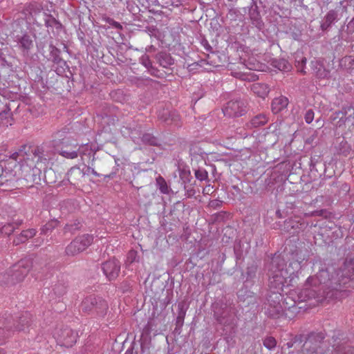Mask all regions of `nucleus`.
Listing matches in <instances>:
<instances>
[{
  "label": "nucleus",
  "mask_w": 354,
  "mask_h": 354,
  "mask_svg": "<svg viewBox=\"0 0 354 354\" xmlns=\"http://www.w3.org/2000/svg\"><path fill=\"white\" fill-rule=\"evenodd\" d=\"M330 270L333 268H319L315 277H308L305 287L297 294V301L303 302L315 299L317 302H322L326 299H339L346 295V290L344 288L340 290L339 283L342 281L337 272L335 276L330 277Z\"/></svg>",
  "instance_id": "obj_1"
},
{
  "label": "nucleus",
  "mask_w": 354,
  "mask_h": 354,
  "mask_svg": "<svg viewBox=\"0 0 354 354\" xmlns=\"http://www.w3.org/2000/svg\"><path fill=\"white\" fill-rule=\"evenodd\" d=\"M326 337L324 332H312L308 335L301 348L302 354H354V344L340 330L333 331L329 344L332 348L324 351Z\"/></svg>",
  "instance_id": "obj_2"
},
{
  "label": "nucleus",
  "mask_w": 354,
  "mask_h": 354,
  "mask_svg": "<svg viewBox=\"0 0 354 354\" xmlns=\"http://www.w3.org/2000/svg\"><path fill=\"white\" fill-rule=\"evenodd\" d=\"M285 260L279 256L271 259L268 268L270 291L281 292L286 286H293L288 284L289 276L288 271L284 270Z\"/></svg>",
  "instance_id": "obj_3"
},
{
  "label": "nucleus",
  "mask_w": 354,
  "mask_h": 354,
  "mask_svg": "<svg viewBox=\"0 0 354 354\" xmlns=\"http://www.w3.org/2000/svg\"><path fill=\"white\" fill-rule=\"evenodd\" d=\"M41 169L30 159L18 165L19 186L31 187L34 184H38L41 180Z\"/></svg>",
  "instance_id": "obj_4"
},
{
  "label": "nucleus",
  "mask_w": 354,
  "mask_h": 354,
  "mask_svg": "<svg viewBox=\"0 0 354 354\" xmlns=\"http://www.w3.org/2000/svg\"><path fill=\"white\" fill-rule=\"evenodd\" d=\"M64 131H59L53 135V145L57 153L68 159L78 157L77 142L68 137H63Z\"/></svg>",
  "instance_id": "obj_5"
},
{
  "label": "nucleus",
  "mask_w": 354,
  "mask_h": 354,
  "mask_svg": "<svg viewBox=\"0 0 354 354\" xmlns=\"http://www.w3.org/2000/svg\"><path fill=\"white\" fill-rule=\"evenodd\" d=\"M109 306L106 301L100 297L89 295L81 303L80 310L93 317L102 318L108 311Z\"/></svg>",
  "instance_id": "obj_6"
},
{
  "label": "nucleus",
  "mask_w": 354,
  "mask_h": 354,
  "mask_svg": "<svg viewBox=\"0 0 354 354\" xmlns=\"http://www.w3.org/2000/svg\"><path fill=\"white\" fill-rule=\"evenodd\" d=\"M32 267V262L30 258H24L13 265L8 271V282L11 284L20 282L24 279Z\"/></svg>",
  "instance_id": "obj_7"
},
{
  "label": "nucleus",
  "mask_w": 354,
  "mask_h": 354,
  "mask_svg": "<svg viewBox=\"0 0 354 354\" xmlns=\"http://www.w3.org/2000/svg\"><path fill=\"white\" fill-rule=\"evenodd\" d=\"M18 165L15 162H6L3 166V174H1L0 188L3 187L4 190L7 189L16 187L19 185Z\"/></svg>",
  "instance_id": "obj_8"
},
{
  "label": "nucleus",
  "mask_w": 354,
  "mask_h": 354,
  "mask_svg": "<svg viewBox=\"0 0 354 354\" xmlns=\"http://www.w3.org/2000/svg\"><path fill=\"white\" fill-rule=\"evenodd\" d=\"M331 120L337 127L342 125H349L351 131H354V106L347 105L342 108L339 111H337L330 116Z\"/></svg>",
  "instance_id": "obj_9"
},
{
  "label": "nucleus",
  "mask_w": 354,
  "mask_h": 354,
  "mask_svg": "<svg viewBox=\"0 0 354 354\" xmlns=\"http://www.w3.org/2000/svg\"><path fill=\"white\" fill-rule=\"evenodd\" d=\"M214 317L220 324L229 325L233 319L234 310L232 306L222 301L212 304Z\"/></svg>",
  "instance_id": "obj_10"
},
{
  "label": "nucleus",
  "mask_w": 354,
  "mask_h": 354,
  "mask_svg": "<svg viewBox=\"0 0 354 354\" xmlns=\"http://www.w3.org/2000/svg\"><path fill=\"white\" fill-rule=\"evenodd\" d=\"M54 153L53 151L46 145H43L31 150L30 159L41 169H45L49 160H52Z\"/></svg>",
  "instance_id": "obj_11"
},
{
  "label": "nucleus",
  "mask_w": 354,
  "mask_h": 354,
  "mask_svg": "<svg viewBox=\"0 0 354 354\" xmlns=\"http://www.w3.org/2000/svg\"><path fill=\"white\" fill-rule=\"evenodd\" d=\"M5 317L11 319L10 326L12 333L15 332H28L32 323V315L28 312H24L15 319L10 315L5 314Z\"/></svg>",
  "instance_id": "obj_12"
},
{
  "label": "nucleus",
  "mask_w": 354,
  "mask_h": 354,
  "mask_svg": "<svg viewBox=\"0 0 354 354\" xmlns=\"http://www.w3.org/2000/svg\"><path fill=\"white\" fill-rule=\"evenodd\" d=\"M93 241V236L91 234L78 236L66 248V253L69 256H75L85 250Z\"/></svg>",
  "instance_id": "obj_13"
},
{
  "label": "nucleus",
  "mask_w": 354,
  "mask_h": 354,
  "mask_svg": "<svg viewBox=\"0 0 354 354\" xmlns=\"http://www.w3.org/2000/svg\"><path fill=\"white\" fill-rule=\"evenodd\" d=\"M337 276H339L342 283H339L340 289L344 288L346 290L351 286V279L354 277V259H346L343 266L337 271Z\"/></svg>",
  "instance_id": "obj_14"
},
{
  "label": "nucleus",
  "mask_w": 354,
  "mask_h": 354,
  "mask_svg": "<svg viewBox=\"0 0 354 354\" xmlns=\"http://www.w3.org/2000/svg\"><path fill=\"white\" fill-rule=\"evenodd\" d=\"M223 112L229 118L240 117L246 113L247 106L245 102L241 99L232 100L226 103Z\"/></svg>",
  "instance_id": "obj_15"
},
{
  "label": "nucleus",
  "mask_w": 354,
  "mask_h": 354,
  "mask_svg": "<svg viewBox=\"0 0 354 354\" xmlns=\"http://www.w3.org/2000/svg\"><path fill=\"white\" fill-rule=\"evenodd\" d=\"M77 337V333L68 327L61 328L56 333L57 344L67 348L72 347L76 343Z\"/></svg>",
  "instance_id": "obj_16"
},
{
  "label": "nucleus",
  "mask_w": 354,
  "mask_h": 354,
  "mask_svg": "<svg viewBox=\"0 0 354 354\" xmlns=\"http://www.w3.org/2000/svg\"><path fill=\"white\" fill-rule=\"evenodd\" d=\"M335 147L338 154L347 156L351 151L354 150V134L345 132L342 138L337 139Z\"/></svg>",
  "instance_id": "obj_17"
},
{
  "label": "nucleus",
  "mask_w": 354,
  "mask_h": 354,
  "mask_svg": "<svg viewBox=\"0 0 354 354\" xmlns=\"http://www.w3.org/2000/svg\"><path fill=\"white\" fill-rule=\"evenodd\" d=\"M308 223L299 216H294L284 221L283 230L290 234L295 235L304 231Z\"/></svg>",
  "instance_id": "obj_18"
},
{
  "label": "nucleus",
  "mask_w": 354,
  "mask_h": 354,
  "mask_svg": "<svg viewBox=\"0 0 354 354\" xmlns=\"http://www.w3.org/2000/svg\"><path fill=\"white\" fill-rule=\"evenodd\" d=\"M125 129L129 131L127 133L133 140L134 142H136L137 139L140 138L142 142L145 144H147L151 146H158L160 145L159 140L152 134L149 133L142 134L140 127H139L138 129H131V128Z\"/></svg>",
  "instance_id": "obj_19"
},
{
  "label": "nucleus",
  "mask_w": 354,
  "mask_h": 354,
  "mask_svg": "<svg viewBox=\"0 0 354 354\" xmlns=\"http://www.w3.org/2000/svg\"><path fill=\"white\" fill-rule=\"evenodd\" d=\"M101 267L104 274L109 281L115 279L120 272V263L115 259L102 263Z\"/></svg>",
  "instance_id": "obj_20"
},
{
  "label": "nucleus",
  "mask_w": 354,
  "mask_h": 354,
  "mask_svg": "<svg viewBox=\"0 0 354 354\" xmlns=\"http://www.w3.org/2000/svg\"><path fill=\"white\" fill-rule=\"evenodd\" d=\"M296 302L297 301L294 300L293 304L288 306H265V313L268 317L272 319L280 318L283 316L286 308L291 310L292 312H295L297 310Z\"/></svg>",
  "instance_id": "obj_21"
},
{
  "label": "nucleus",
  "mask_w": 354,
  "mask_h": 354,
  "mask_svg": "<svg viewBox=\"0 0 354 354\" xmlns=\"http://www.w3.org/2000/svg\"><path fill=\"white\" fill-rule=\"evenodd\" d=\"M301 264L292 259L288 266L285 264L284 270L288 271V275L289 276L288 284L292 285V283L297 282L296 279H298L297 272L301 270Z\"/></svg>",
  "instance_id": "obj_22"
},
{
  "label": "nucleus",
  "mask_w": 354,
  "mask_h": 354,
  "mask_svg": "<svg viewBox=\"0 0 354 354\" xmlns=\"http://www.w3.org/2000/svg\"><path fill=\"white\" fill-rule=\"evenodd\" d=\"M310 66L313 74L318 79H328L330 72L326 69L324 64L317 60L311 61Z\"/></svg>",
  "instance_id": "obj_23"
},
{
  "label": "nucleus",
  "mask_w": 354,
  "mask_h": 354,
  "mask_svg": "<svg viewBox=\"0 0 354 354\" xmlns=\"http://www.w3.org/2000/svg\"><path fill=\"white\" fill-rule=\"evenodd\" d=\"M283 296L281 292L270 291L266 306H288V303L283 301Z\"/></svg>",
  "instance_id": "obj_24"
},
{
  "label": "nucleus",
  "mask_w": 354,
  "mask_h": 354,
  "mask_svg": "<svg viewBox=\"0 0 354 354\" xmlns=\"http://www.w3.org/2000/svg\"><path fill=\"white\" fill-rule=\"evenodd\" d=\"M11 319L5 317L4 315H0V344H2L6 339L11 334L10 326Z\"/></svg>",
  "instance_id": "obj_25"
},
{
  "label": "nucleus",
  "mask_w": 354,
  "mask_h": 354,
  "mask_svg": "<svg viewBox=\"0 0 354 354\" xmlns=\"http://www.w3.org/2000/svg\"><path fill=\"white\" fill-rule=\"evenodd\" d=\"M338 20V13L335 10H329L322 19L320 28L322 31H327L333 24Z\"/></svg>",
  "instance_id": "obj_26"
},
{
  "label": "nucleus",
  "mask_w": 354,
  "mask_h": 354,
  "mask_svg": "<svg viewBox=\"0 0 354 354\" xmlns=\"http://www.w3.org/2000/svg\"><path fill=\"white\" fill-rule=\"evenodd\" d=\"M158 117L160 120L166 122L167 124L178 125L180 120L179 115L176 111H169L167 109L159 112Z\"/></svg>",
  "instance_id": "obj_27"
},
{
  "label": "nucleus",
  "mask_w": 354,
  "mask_h": 354,
  "mask_svg": "<svg viewBox=\"0 0 354 354\" xmlns=\"http://www.w3.org/2000/svg\"><path fill=\"white\" fill-rule=\"evenodd\" d=\"M86 174V172L80 169L79 167H73L67 173L68 180L71 185H78L79 182L84 178Z\"/></svg>",
  "instance_id": "obj_28"
},
{
  "label": "nucleus",
  "mask_w": 354,
  "mask_h": 354,
  "mask_svg": "<svg viewBox=\"0 0 354 354\" xmlns=\"http://www.w3.org/2000/svg\"><path fill=\"white\" fill-rule=\"evenodd\" d=\"M16 41L24 54H28L30 50L33 47V40L31 37L26 33L21 36H17Z\"/></svg>",
  "instance_id": "obj_29"
},
{
  "label": "nucleus",
  "mask_w": 354,
  "mask_h": 354,
  "mask_svg": "<svg viewBox=\"0 0 354 354\" xmlns=\"http://www.w3.org/2000/svg\"><path fill=\"white\" fill-rule=\"evenodd\" d=\"M188 308L189 304L186 300H183L178 303V315L176 320V325L177 327L180 328L183 326L184 319Z\"/></svg>",
  "instance_id": "obj_30"
},
{
  "label": "nucleus",
  "mask_w": 354,
  "mask_h": 354,
  "mask_svg": "<svg viewBox=\"0 0 354 354\" xmlns=\"http://www.w3.org/2000/svg\"><path fill=\"white\" fill-rule=\"evenodd\" d=\"M37 231L34 228L23 230L20 234L15 236L13 239V244L18 245L26 242L28 239L36 235Z\"/></svg>",
  "instance_id": "obj_31"
},
{
  "label": "nucleus",
  "mask_w": 354,
  "mask_h": 354,
  "mask_svg": "<svg viewBox=\"0 0 354 354\" xmlns=\"http://www.w3.org/2000/svg\"><path fill=\"white\" fill-rule=\"evenodd\" d=\"M156 62L163 68H168L174 64V59L169 53L161 51L155 56Z\"/></svg>",
  "instance_id": "obj_32"
},
{
  "label": "nucleus",
  "mask_w": 354,
  "mask_h": 354,
  "mask_svg": "<svg viewBox=\"0 0 354 354\" xmlns=\"http://www.w3.org/2000/svg\"><path fill=\"white\" fill-rule=\"evenodd\" d=\"M22 223V219H12V221L6 223L0 228V234H4L6 236H10Z\"/></svg>",
  "instance_id": "obj_33"
},
{
  "label": "nucleus",
  "mask_w": 354,
  "mask_h": 354,
  "mask_svg": "<svg viewBox=\"0 0 354 354\" xmlns=\"http://www.w3.org/2000/svg\"><path fill=\"white\" fill-rule=\"evenodd\" d=\"M268 122V117L265 113H259L254 116L250 122L245 124L248 129L258 128L265 125Z\"/></svg>",
  "instance_id": "obj_34"
},
{
  "label": "nucleus",
  "mask_w": 354,
  "mask_h": 354,
  "mask_svg": "<svg viewBox=\"0 0 354 354\" xmlns=\"http://www.w3.org/2000/svg\"><path fill=\"white\" fill-rule=\"evenodd\" d=\"M44 23L47 28H52L54 34H59L63 28L62 24L52 15H47L44 19Z\"/></svg>",
  "instance_id": "obj_35"
},
{
  "label": "nucleus",
  "mask_w": 354,
  "mask_h": 354,
  "mask_svg": "<svg viewBox=\"0 0 354 354\" xmlns=\"http://www.w3.org/2000/svg\"><path fill=\"white\" fill-rule=\"evenodd\" d=\"M288 104V100L284 96L276 97L272 100V111L274 113L280 112L281 110L285 109Z\"/></svg>",
  "instance_id": "obj_36"
},
{
  "label": "nucleus",
  "mask_w": 354,
  "mask_h": 354,
  "mask_svg": "<svg viewBox=\"0 0 354 354\" xmlns=\"http://www.w3.org/2000/svg\"><path fill=\"white\" fill-rule=\"evenodd\" d=\"M30 155H28L24 149H20L19 151L13 153L10 158V160L7 162H15L17 165H20L25 161L30 159Z\"/></svg>",
  "instance_id": "obj_37"
},
{
  "label": "nucleus",
  "mask_w": 354,
  "mask_h": 354,
  "mask_svg": "<svg viewBox=\"0 0 354 354\" xmlns=\"http://www.w3.org/2000/svg\"><path fill=\"white\" fill-rule=\"evenodd\" d=\"M272 66L278 69L279 71L283 72L290 71L292 68L291 64L288 62V60L285 59H274L272 62Z\"/></svg>",
  "instance_id": "obj_38"
},
{
  "label": "nucleus",
  "mask_w": 354,
  "mask_h": 354,
  "mask_svg": "<svg viewBox=\"0 0 354 354\" xmlns=\"http://www.w3.org/2000/svg\"><path fill=\"white\" fill-rule=\"evenodd\" d=\"M292 259H295L302 265L304 261H306L309 258V252L307 249H297L292 254Z\"/></svg>",
  "instance_id": "obj_39"
},
{
  "label": "nucleus",
  "mask_w": 354,
  "mask_h": 354,
  "mask_svg": "<svg viewBox=\"0 0 354 354\" xmlns=\"http://www.w3.org/2000/svg\"><path fill=\"white\" fill-rule=\"evenodd\" d=\"M252 24L255 26L259 31L264 29L265 24L261 18L260 12L254 15H249Z\"/></svg>",
  "instance_id": "obj_40"
},
{
  "label": "nucleus",
  "mask_w": 354,
  "mask_h": 354,
  "mask_svg": "<svg viewBox=\"0 0 354 354\" xmlns=\"http://www.w3.org/2000/svg\"><path fill=\"white\" fill-rule=\"evenodd\" d=\"M140 63L146 67L149 71L150 72L151 75L153 76H158L156 73L158 72V70L155 69L152 66V63L149 59V57L147 55H142L140 59Z\"/></svg>",
  "instance_id": "obj_41"
},
{
  "label": "nucleus",
  "mask_w": 354,
  "mask_h": 354,
  "mask_svg": "<svg viewBox=\"0 0 354 354\" xmlns=\"http://www.w3.org/2000/svg\"><path fill=\"white\" fill-rule=\"evenodd\" d=\"M67 290V286L64 282H57L53 287V293L58 297H60L66 294Z\"/></svg>",
  "instance_id": "obj_42"
},
{
  "label": "nucleus",
  "mask_w": 354,
  "mask_h": 354,
  "mask_svg": "<svg viewBox=\"0 0 354 354\" xmlns=\"http://www.w3.org/2000/svg\"><path fill=\"white\" fill-rule=\"evenodd\" d=\"M12 118L10 110L3 111L0 113V126L8 127L11 125Z\"/></svg>",
  "instance_id": "obj_43"
},
{
  "label": "nucleus",
  "mask_w": 354,
  "mask_h": 354,
  "mask_svg": "<svg viewBox=\"0 0 354 354\" xmlns=\"http://www.w3.org/2000/svg\"><path fill=\"white\" fill-rule=\"evenodd\" d=\"M344 32L346 34V40L348 41H354V17L346 24Z\"/></svg>",
  "instance_id": "obj_44"
},
{
  "label": "nucleus",
  "mask_w": 354,
  "mask_h": 354,
  "mask_svg": "<svg viewBox=\"0 0 354 354\" xmlns=\"http://www.w3.org/2000/svg\"><path fill=\"white\" fill-rule=\"evenodd\" d=\"M252 90L261 97L264 98L268 93L266 85L256 84L252 86Z\"/></svg>",
  "instance_id": "obj_45"
},
{
  "label": "nucleus",
  "mask_w": 354,
  "mask_h": 354,
  "mask_svg": "<svg viewBox=\"0 0 354 354\" xmlns=\"http://www.w3.org/2000/svg\"><path fill=\"white\" fill-rule=\"evenodd\" d=\"M156 184L162 194H167L169 193V189L167 186V182L162 176H159L156 178Z\"/></svg>",
  "instance_id": "obj_46"
},
{
  "label": "nucleus",
  "mask_w": 354,
  "mask_h": 354,
  "mask_svg": "<svg viewBox=\"0 0 354 354\" xmlns=\"http://www.w3.org/2000/svg\"><path fill=\"white\" fill-rule=\"evenodd\" d=\"M77 150L78 156H81L82 159H83L84 156H91V154H94L88 145H82L79 146L77 144Z\"/></svg>",
  "instance_id": "obj_47"
},
{
  "label": "nucleus",
  "mask_w": 354,
  "mask_h": 354,
  "mask_svg": "<svg viewBox=\"0 0 354 354\" xmlns=\"http://www.w3.org/2000/svg\"><path fill=\"white\" fill-rule=\"evenodd\" d=\"M81 227L82 224L80 221L78 220H75L71 223H67L64 227V230L66 232L73 233L76 230H79Z\"/></svg>",
  "instance_id": "obj_48"
},
{
  "label": "nucleus",
  "mask_w": 354,
  "mask_h": 354,
  "mask_svg": "<svg viewBox=\"0 0 354 354\" xmlns=\"http://www.w3.org/2000/svg\"><path fill=\"white\" fill-rule=\"evenodd\" d=\"M140 259L138 253L134 250H130L127 254V262L133 263L134 262H138Z\"/></svg>",
  "instance_id": "obj_49"
},
{
  "label": "nucleus",
  "mask_w": 354,
  "mask_h": 354,
  "mask_svg": "<svg viewBox=\"0 0 354 354\" xmlns=\"http://www.w3.org/2000/svg\"><path fill=\"white\" fill-rule=\"evenodd\" d=\"M55 227V222L50 221L45 224L41 227V234H46L50 232H52L53 230Z\"/></svg>",
  "instance_id": "obj_50"
},
{
  "label": "nucleus",
  "mask_w": 354,
  "mask_h": 354,
  "mask_svg": "<svg viewBox=\"0 0 354 354\" xmlns=\"http://www.w3.org/2000/svg\"><path fill=\"white\" fill-rule=\"evenodd\" d=\"M57 64L58 67L55 69V71L57 74H61L65 72V69L68 68L66 64V61H64L62 58H61L57 63H54Z\"/></svg>",
  "instance_id": "obj_51"
},
{
  "label": "nucleus",
  "mask_w": 354,
  "mask_h": 354,
  "mask_svg": "<svg viewBox=\"0 0 354 354\" xmlns=\"http://www.w3.org/2000/svg\"><path fill=\"white\" fill-rule=\"evenodd\" d=\"M277 342L272 337H268L263 340V345L265 347L271 350L276 346Z\"/></svg>",
  "instance_id": "obj_52"
},
{
  "label": "nucleus",
  "mask_w": 354,
  "mask_h": 354,
  "mask_svg": "<svg viewBox=\"0 0 354 354\" xmlns=\"http://www.w3.org/2000/svg\"><path fill=\"white\" fill-rule=\"evenodd\" d=\"M306 62H307V59L304 57H301L300 58V59H298V60L296 59L295 66L297 68L298 71L303 74L306 73V72L304 71V66L306 64Z\"/></svg>",
  "instance_id": "obj_53"
},
{
  "label": "nucleus",
  "mask_w": 354,
  "mask_h": 354,
  "mask_svg": "<svg viewBox=\"0 0 354 354\" xmlns=\"http://www.w3.org/2000/svg\"><path fill=\"white\" fill-rule=\"evenodd\" d=\"M257 270V268L256 266L252 265L251 266H248L246 270V280L248 281L253 279L256 275Z\"/></svg>",
  "instance_id": "obj_54"
},
{
  "label": "nucleus",
  "mask_w": 354,
  "mask_h": 354,
  "mask_svg": "<svg viewBox=\"0 0 354 354\" xmlns=\"http://www.w3.org/2000/svg\"><path fill=\"white\" fill-rule=\"evenodd\" d=\"M195 176L197 179L202 181L207 178L208 174L204 169H198L195 172Z\"/></svg>",
  "instance_id": "obj_55"
},
{
  "label": "nucleus",
  "mask_w": 354,
  "mask_h": 354,
  "mask_svg": "<svg viewBox=\"0 0 354 354\" xmlns=\"http://www.w3.org/2000/svg\"><path fill=\"white\" fill-rule=\"evenodd\" d=\"M106 23H108L111 26H112L114 28H116L118 30H122V26L118 21H115L114 19L108 17L106 19Z\"/></svg>",
  "instance_id": "obj_56"
},
{
  "label": "nucleus",
  "mask_w": 354,
  "mask_h": 354,
  "mask_svg": "<svg viewBox=\"0 0 354 354\" xmlns=\"http://www.w3.org/2000/svg\"><path fill=\"white\" fill-rule=\"evenodd\" d=\"M314 115H315V113L312 109H308V111H306L305 115H304V119H305L306 122L307 124L311 123L314 119Z\"/></svg>",
  "instance_id": "obj_57"
},
{
  "label": "nucleus",
  "mask_w": 354,
  "mask_h": 354,
  "mask_svg": "<svg viewBox=\"0 0 354 354\" xmlns=\"http://www.w3.org/2000/svg\"><path fill=\"white\" fill-rule=\"evenodd\" d=\"M295 205L292 202H287L283 212H285L286 215L292 214L294 213L293 209H295Z\"/></svg>",
  "instance_id": "obj_58"
},
{
  "label": "nucleus",
  "mask_w": 354,
  "mask_h": 354,
  "mask_svg": "<svg viewBox=\"0 0 354 354\" xmlns=\"http://www.w3.org/2000/svg\"><path fill=\"white\" fill-rule=\"evenodd\" d=\"M260 12L259 7L255 0H252V3L249 9L248 15H254Z\"/></svg>",
  "instance_id": "obj_59"
},
{
  "label": "nucleus",
  "mask_w": 354,
  "mask_h": 354,
  "mask_svg": "<svg viewBox=\"0 0 354 354\" xmlns=\"http://www.w3.org/2000/svg\"><path fill=\"white\" fill-rule=\"evenodd\" d=\"M60 53V50H58L57 52L50 53V59L53 63H57L62 58Z\"/></svg>",
  "instance_id": "obj_60"
},
{
  "label": "nucleus",
  "mask_w": 354,
  "mask_h": 354,
  "mask_svg": "<svg viewBox=\"0 0 354 354\" xmlns=\"http://www.w3.org/2000/svg\"><path fill=\"white\" fill-rule=\"evenodd\" d=\"M201 44L207 52H212V48L207 39H203L201 41Z\"/></svg>",
  "instance_id": "obj_61"
},
{
  "label": "nucleus",
  "mask_w": 354,
  "mask_h": 354,
  "mask_svg": "<svg viewBox=\"0 0 354 354\" xmlns=\"http://www.w3.org/2000/svg\"><path fill=\"white\" fill-rule=\"evenodd\" d=\"M85 172H86V174H88L89 173H91L92 174H93L94 176H95L97 177H100V176H102V174L97 173L93 168H92L91 167H87L86 171Z\"/></svg>",
  "instance_id": "obj_62"
},
{
  "label": "nucleus",
  "mask_w": 354,
  "mask_h": 354,
  "mask_svg": "<svg viewBox=\"0 0 354 354\" xmlns=\"http://www.w3.org/2000/svg\"><path fill=\"white\" fill-rule=\"evenodd\" d=\"M221 203L222 202L219 200H213L210 201L209 205L213 207H218L221 206Z\"/></svg>",
  "instance_id": "obj_63"
},
{
  "label": "nucleus",
  "mask_w": 354,
  "mask_h": 354,
  "mask_svg": "<svg viewBox=\"0 0 354 354\" xmlns=\"http://www.w3.org/2000/svg\"><path fill=\"white\" fill-rule=\"evenodd\" d=\"M49 48H50V53L57 52V50H59V48L55 47L53 44H50Z\"/></svg>",
  "instance_id": "obj_64"
}]
</instances>
